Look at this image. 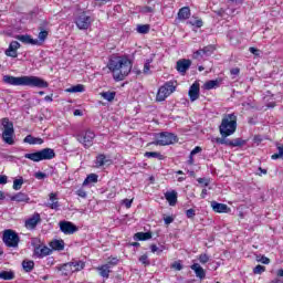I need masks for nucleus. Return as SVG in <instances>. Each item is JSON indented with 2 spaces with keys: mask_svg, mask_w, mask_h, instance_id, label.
<instances>
[{
  "mask_svg": "<svg viewBox=\"0 0 283 283\" xmlns=\"http://www.w3.org/2000/svg\"><path fill=\"white\" fill-rule=\"evenodd\" d=\"M132 202H134L133 199H124L123 205H125L126 209H129L132 207Z\"/></svg>",
  "mask_w": 283,
  "mask_h": 283,
  "instance_id": "nucleus-58",
  "label": "nucleus"
},
{
  "mask_svg": "<svg viewBox=\"0 0 283 283\" xmlns=\"http://www.w3.org/2000/svg\"><path fill=\"white\" fill-rule=\"evenodd\" d=\"M197 182H199V185H203V187H209V179L207 178H198Z\"/></svg>",
  "mask_w": 283,
  "mask_h": 283,
  "instance_id": "nucleus-54",
  "label": "nucleus"
},
{
  "mask_svg": "<svg viewBox=\"0 0 283 283\" xmlns=\"http://www.w3.org/2000/svg\"><path fill=\"white\" fill-rule=\"evenodd\" d=\"M165 198L170 207H176V203L178 202V192H176V190L167 191Z\"/></svg>",
  "mask_w": 283,
  "mask_h": 283,
  "instance_id": "nucleus-24",
  "label": "nucleus"
},
{
  "mask_svg": "<svg viewBox=\"0 0 283 283\" xmlns=\"http://www.w3.org/2000/svg\"><path fill=\"white\" fill-rule=\"evenodd\" d=\"M10 200L12 202H30V196H28V193L25 192H17L15 195H13Z\"/></svg>",
  "mask_w": 283,
  "mask_h": 283,
  "instance_id": "nucleus-23",
  "label": "nucleus"
},
{
  "mask_svg": "<svg viewBox=\"0 0 283 283\" xmlns=\"http://www.w3.org/2000/svg\"><path fill=\"white\" fill-rule=\"evenodd\" d=\"M21 187H23V177H20L19 179H15L13 181V189H14V191L21 190Z\"/></svg>",
  "mask_w": 283,
  "mask_h": 283,
  "instance_id": "nucleus-44",
  "label": "nucleus"
},
{
  "mask_svg": "<svg viewBox=\"0 0 283 283\" xmlns=\"http://www.w3.org/2000/svg\"><path fill=\"white\" fill-rule=\"evenodd\" d=\"M71 268L73 270V273H76L78 271H83L85 269V262L83 261H71L70 262Z\"/></svg>",
  "mask_w": 283,
  "mask_h": 283,
  "instance_id": "nucleus-30",
  "label": "nucleus"
},
{
  "mask_svg": "<svg viewBox=\"0 0 283 283\" xmlns=\"http://www.w3.org/2000/svg\"><path fill=\"white\" fill-rule=\"evenodd\" d=\"M210 206L212 207V211L216 213H228L229 206L226 203H219L218 201H211Z\"/></svg>",
  "mask_w": 283,
  "mask_h": 283,
  "instance_id": "nucleus-22",
  "label": "nucleus"
},
{
  "mask_svg": "<svg viewBox=\"0 0 283 283\" xmlns=\"http://www.w3.org/2000/svg\"><path fill=\"white\" fill-rule=\"evenodd\" d=\"M3 83L7 85H13V86H23V87H38L40 90H43L45 87H49V83L45 82V80L39 77V76H12V75H4L2 77Z\"/></svg>",
  "mask_w": 283,
  "mask_h": 283,
  "instance_id": "nucleus-2",
  "label": "nucleus"
},
{
  "mask_svg": "<svg viewBox=\"0 0 283 283\" xmlns=\"http://www.w3.org/2000/svg\"><path fill=\"white\" fill-rule=\"evenodd\" d=\"M38 39L40 45H43V42L48 39V31H41L38 35Z\"/></svg>",
  "mask_w": 283,
  "mask_h": 283,
  "instance_id": "nucleus-46",
  "label": "nucleus"
},
{
  "mask_svg": "<svg viewBox=\"0 0 283 283\" xmlns=\"http://www.w3.org/2000/svg\"><path fill=\"white\" fill-rule=\"evenodd\" d=\"M24 158L33 163H41V160H52L56 158V153L52 148H44L35 153L25 154Z\"/></svg>",
  "mask_w": 283,
  "mask_h": 283,
  "instance_id": "nucleus-4",
  "label": "nucleus"
},
{
  "mask_svg": "<svg viewBox=\"0 0 283 283\" xmlns=\"http://www.w3.org/2000/svg\"><path fill=\"white\" fill-rule=\"evenodd\" d=\"M23 143H28L29 145H34V136L28 135L24 139Z\"/></svg>",
  "mask_w": 283,
  "mask_h": 283,
  "instance_id": "nucleus-53",
  "label": "nucleus"
},
{
  "mask_svg": "<svg viewBox=\"0 0 283 283\" xmlns=\"http://www.w3.org/2000/svg\"><path fill=\"white\" fill-rule=\"evenodd\" d=\"M111 269H112L111 266L104 264V265L98 266L97 271H98V273H99V275L102 277H106L107 279V277H109V273H112Z\"/></svg>",
  "mask_w": 283,
  "mask_h": 283,
  "instance_id": "nucleus-31",
  "label": "nucleus"
},
{
  "mask_svg": "<svg viewBox=\"0 0 283 283\" xmlns=\"http://www.w3.org/2000/svg\"><path fill=\"white\" fill-rule=\"evenodd\" d=\"M244 143L242 138L231 139V147H242Z\"/></svg>",
  "mask_w": 283,
  "mask_h": 283,
  "instance_id": "nucleus-45",
  "label": "nucleus"
},
{
  "mask_svg": "<svg viewBox=\"0 0 283 283\" xmlns=\"http://www.w3.org/2000/svg\"><path fill=\"white\" fill-rule=\"evenodd\" d=\"M249 52H251V54H254V56H260V50L259 49H255V48L251 46L249 49Z\"/></svg>",
  "mask_w": 283,
  "mask_h": 283,
  "instance_id": "nucleus-57",
  "label": "nucleus"
},
{
  "mask_svg": "<svg viewBox=\"0 0 283 283\" xmlns=\"http://www.w3.org/2000/svg\"><path fill=\"white\" fill-rule=\"evenodd\" d=\"M2 241L7 247H10L12 249H17L19 247L20 238L14 230H4Z\"/></svg>",
  "mask_w": 283,
  "mask_h": 283,
  "instance_id": "nucleus-9",
  "label": "nucleus"
},
{
  "mask_svg": "<svg viewBox=\"0 0 283 283\" xmlns=\"http://www.w3.org/2000/svg\"><path fill=\"white\" fill-rule=\"evenodd\" d=\"M57 271H61L62 275H72V273H74V271L72 270V265L71 263H64L60 266L56 268Z\"/></svg>",
  "mask_w": 283,
  "mask_h": 283,
  "instance_id": "nucleus-27",
  "label": "nucleus"
},
{
  "mask_svg": "<svg viewBox=\"0 0 283 283\" xmlns=\"http://www.w3.org/2000/svg\"><path fill=\"white\" fill-rule=\"evenodd\" d=\"M96 165L97 167H103L104 165H107V157H105V155H98L96 158Z\"/></svg>",
  "mask_w": 283,
  "mask_h": 283,
  "instance_id": "nucleus-43",
  "label": "nucleus"
},
{
  "mask_svg": "<svg viewBox=\"0 0 283 283\" xmlns=\"http://www.w3.org/2000/svg\"><path fill=\"white\" fill-rule=\"evenodd\" d=\"M191 17V9L189 7H182L178 12V19L180 21H187Z\"/></svg>",
  "mask_w": 283,
  "mask_h": 283,
  "instance_id": "nucleus-26",
  "label": "nucleus"
},
{
  "mask_svg": "<svg viewBox=\"0 0 283 283\" xmlns=\"http://www.w3.org/2000/svg\"><path fill=\"white\" fill-rule=\"evenodd\" d=\"M21 48V43L17 41H12L9 44V48L4 51L6 56H10L11 59H17L19 56L18 50Z\"/></svg>",
  "mask_w": 283,
  "mask_h": 283,
  "instance_id": "nucleus-15",
  "label": "nucleus"
},
{
  "mask_svg": "<svg viewBox=\"0 0 283 283\" xmlns=\"http://www.w3.org/2000/svg\"><path fill=\"white\" fill-rule=\"evenodd\" d=\"M132 60L125 56H112L107 64L114 81H125V77L129 76L132 72Z\"/></svg>",
  "mask_w": 283,
  "mask_h": 283,
  "instance_id": "nucleus-1",
  "label": "nucleus"
},
{
  "mask_svg": "<svg viewBox=\"0 0 283 283\" xmlns=\"http://www.w3.org/2000/svg\"><path fill=\"white\" fill-rule=\"evenodd\" d=\"M270 283H283V280L276 277L272 280Z\"/></svg>",
  "mask_w": 283,
  "mask_h": 283,
  "instance_id": "nucleus-64",
  "label": "nucleus"
},
{
  "mask_svg": "<svg viewBox=\"0 0 283 283\" xmlns=\"http://www.w3.org/2000/svg\"><path fill=\"white\" fill-rule=\"evenodd\" d=\"M190 25H195L196 28H202L203 22L202 20H195V21H188Z\"/></svg>",
  "mask_w": 283,
  "mask_h": 283,
  "instance_id": "nucleus-50",
  "label": "nucleus"
},
{
  "mask_svg": "<svg viewBox=\"0 0 283 283\" xmlns=\"http://www.w3.org/2000/svg\"><path fill=\"white\" fill-rule=\"evenodd\" d=\"M260 262H262V264H269L271 262V260L266 256H262Z\"/></svg>",
  "mask_w": 283,
  "mask_h": 283,
  "instance_id": "nucleus-63",
  "label": "nucleus"
},
{
  "mask_svg": "<svg viewBox=\"0 0 283 283\" xmlns=\"http://www.w3.org/2000/svg\"><path fill=\"white\" fill-rule=\"evenodd\" d=\"M135 239L139 241L151 240V232H137Z\"/></svg>",
  "mask_w": 283,
  "mask_h": 283,
  "instance_id": "nucleus-34",
  "label": "nucleus"
},
{
  "mask_svg": "<svg viewBox=\"0 0 283 283\" xmlns=\"http://www.w3.org/2000/svg\"><path fill=\"white\" fill-rule=\"evenodd\" d=\"M22 268L27 273H30L34 269V261H23Z\"/></svg>",
  "mask_w": 283,
  "mask_h": 283,
  "instance_id": "nucleus-38",
  "label": "nucleus"
},
{
  "mask_svg": "<svg viewBox=\"0 0 283 283\" xmlns=\"http://www.w3.org/2000/svg\"><path fill=\"white\" fill-rule=\"evenodd\" d=\"M50 247L54 251H63L65 249V242L63 240H53L50 242Z\"/></svg>",
  "mask_w": 283,
  "mask_h": 283,
  "instance_id": "nucleus-28",
  "label": "nucleus"
},
{
  "mask_svg": "<svg viewBox=\"0 0 283 283\" xmlns=\"http://www.w3.org/2000/svg\"><path fill=\"white\" fill-rule=\"evenodd\" d=\"M164 222L165 224H171V222H174V217L171 216L165 217Z\"/></svg>",
  "mask_w": 283,
  "mask_h": 283,
  "instance_id": "nucleus-60",
  "label": "nucleus"
},
{
  "mask_svg": "<svg viewBox=\"0 0 283 283\" xmlns=\"http://www.w3.org/2000/svg\"><path fill=\"white\" fill-rule=\"evenodd\" d=\"M101 96L102 98H104V101H108V103H112V101L116 98V92H102Z\"/></svg>",
  "mask_w": 283,
  "mask_h": 283,
  "instance_id": "nucleus-35",
  "label": "nucleus"
},
{
  "mask_svg": "<svg viewBox=\"0 0 283 283\" xmlns=\"http://www.w3.org/2000/svg\"><path fill=\"white\" fill-rule=\"evenodd\" d=\"M51 254H52V249L48 248V245L39 244L34 247L33 255H35L36 258L42 259Z\"/></svg>",
  "mask_w": 283,
  "mask_h": 283,
  "instance_id": "nucleus-14",
  "label": "nucleus"
},
{
  "mask_svg": "<svg viewBox=\"0 0 283 283\" xmlns=\"http://www.w3.org/2000/svg\"><path fill=\"white\" fill-rule=\"evenodd\" d=\"M149 24H138L137 25V32L138 34H148L149 33Z\"/></svg>",
  "mask_w": 283,
  "mask_h": 283,
  "instance_id": "nucleus-39",
  "label": "nucleus"
},
{
  "mask_svg": "<svg viewBox=\"0 0 283 283\" xmlns=\"http://www.w3.org/2000/svg\"><path fill=\"white\" fill-rule=\"evenodd\" d=\"M14 277H15L14 271L12 270L0 272V280L10 281V280H14Z\"/></svg>",
  "mask_w": 283,
  "mask_h": 283,
  "instance_id": "nucleus-32",
  "label": "nucleus"
},
{
  "mask_svg": "<svg viewBox=\"0 0 283 283\" xmlns=\"http://www.w3.org/2000/svg\"><path fill=\"white\" fill-rule=\"evenodd\" d=\"M139 262H142V264H149V260H148L147 254H143V255L139 258Z\"/></svg>",
  "mask_w": 283,
  "mask_h": 283,
  "instance_id": "nucleus-55",
  "label": "nucleus"
},
{
  "mask_svg": "<svg viewBox=\"0 0 283 283\" xmlns=\"http://www.w3.org/2000/svg\"><path fill=\"white\" fill-rule=\"evenodd\" d=\"M277 151H279V153L273 154V155L271 156L272 160H277V159H280V158L283 160V145L277 146Z\"/></svg>",
  "mask_w": 283,
  "mask_h": 283,
  "instance_id": "nucleus-42",
  "label": "nucleus"
},
{
  "mask_svg": "<svg viewBox=\"0 0 283 283\" xmlns=\"http://www.w3.org/2000/svg\"><path fill=\"white\" fill-rule=\"evenodd\" d=\"M92 182H98V175L96 174H91L86 177V179L84 180L83 185H90Z\"/></svg>",
  "mask_w": 283,
  "mask_h": 283,
  "instance_id": "nucleus-37",
  "label": "nucleus"
},
{
  "mask_svg": "<svg viewBox=\"0 0 283 283\" xmlns=\"http://www.w3.org/2000/svg\"><path fill=\"white\" fill-rule=\"evenodd\" d=\"M216 52V46L214 45H207L203 49L198 50L197 52L193 53L195 59H207L208 56H211Z\"/></svg>",
  "mask_w": 283,
  "mask_h": 283,
  "instance_id": "nucleus-13",
  "label": "nucleus"
},
{
  "mask_svg": "<svg viewBox=\"0 0 283 283\" xmlns=\"http://www.w3.org/2000/svg\"><path fill=\"white\" fill-rule=\"evenodd\" d=\"M0 185H8V176L0 175Z\"/></svg>",
  "mask_w": 283,
  "mask_h": 283,
  "instance_id": "nucleus-59",
  "label": "nucleus"
},
{
  "mask_svg": "<svg viewBox=\"0 0 283 283\" xmlns=\"http://www.w3.org/2000/svg\"><path fill=\"white\" fill-rule=\"evenodd\" d=\"M2 140L7 143V145H14V124L10 122L8 117L2 118Z\"/></svg>",
  "mask_w": 283,
  "mask_h": 283,
  "instance_id": "nucleus-5",
  "label": "nucleus"
},
{
  "mask_svg": "<svg viewBox=\"0 0 283 283\" xmlns=\"http://www.w3.org/2000/svg\"><path fill=\"white\" fill-rule=\"evenodd\" d=\"M200 151H202V147L196 146L190 154L191 156H196V154H200Z\"/></svg>",
  "mask_w": 283,
  "mask_h": 283,
  "instance_id": "nucleus-56",
  "label": "nucleus"
},
{
  "mask_svg": "<svg viewBox=\"0 0 283 283\" xmlns=\"http://www.w3.org/2000/svg\"><path fill=\"white\" fill-rule=\"evenodd\" d=\"M174 143H178V136L174 133L163 132L156 135V140L150 143V145H159L160 147H165L167 145H174Z\"/></svg>",
  "mask_w": 283,
  "mask_h": 283,
  "instance_id": "nucleus-6",
  "label": "nucleus"
},
{
  "mask_svg": "<svg viewBox=\"0 0 283 283\" xmlns=\"http://www.w3.org/2000/svg\"><path fill=\"white\" fill-rule=\"evenodd\" d=\"M49 209H53V211H59L61 209V203L59 202V195L56 192H51L49 195V201L44 205Z\"/></svg>",
  "mask_w": 283,
  "mask_h": 283,
  "instance_id": "nucleus-12",
  "label": "nucleus"
},
{
  "mask_svg": "<svg viewBox=\"0 0 283 283\" xmlns=\"http://www.w3.org/2000/svg\"><path fill=\"white\" fill-rule=\"evenodd\" d=\"M15 39L24 43L25 45H41V42L36 39H32V36L24 34V35H17Z\"/></svg>",
  "mask_w": 283,
  "mask_h": 283,
  "instance_id": "nucleus-21",
  "label": "nucleus"
},
{
  "mask_svg": "<svg viewBox=\"0 0 283 283\" xmlns=\"http://www.w3.org/2000/svg\"><path fill=\"white\" fill-rule=\"evenodd\" d=\"M151 63H154V59H147L144 64V74H151Z\"/></svg>",
  "mask_w": 283,
  "mask_h": 283,
  "instance_id": "nucleus-40",
  "label": "nucleus"
},
{
  "mask_svg": "<svg viewBox=\"0 0 283 283\" xmlns=\"http://www.w3.org/2000/svg\"><path fill=\"white\" fill-rule=\"evenodd\" d=\"M188 94L191 103H193L195 101H198V98H200V84L198 82H195L190 86Z\"/></svg>",
  "mask_w": 283,
  "mask_h": 283,
  "instance_id": "nucleus-19",
  "label": "nucleus"
},
{
  "mask_svg": "<svg viewBox=\"0 0 283 283\" xmlns=\"http://www.w3.org/2000/svg\"><path fill=\"white\" fill-rule=\"evenodd\" d=\"M191 67V60L182 59L177 61L176 70L180 74H187V70Z\"/></svg>",
  "mask_w": 283,
  "mask_h": 283,
  "instance_id": "nucleus-20",
  "label": "nucleus"
},
{
  "mask_svg": "<svg viewBox=\"0 0 283 283\" xmlns=\"http://www.w3.org/2000/svg\"><path fill=\"white\" fill-rule=\"evenodd\" d=\"M77 196H80V198H87V192H85L83 189H80L77 190Z\"/></svg>",
  "mask_w": 283,
  "mask_h": 283,
  "instance_id": "nucleus-61",
  "label": "nucleus"
},
{
  "mask_svg": "<svg viewBox=\"0 0 283 283\" xmlns=\"http://www.w3.org/2000/svg\"><path fill=\"white\" fill-rule=\"evenodd\" d=\"M74 23L78 30H87L92 25V18L82 12L75 18Z\"/></svg>",
  "mask_w": 283,
  "mask_h": 283,
  "instance_id": "nucleus-10",
  "label": "nucleus"
},
{
  "mask_svg": "<svg viewBox=\"0 0 283 283\" xmlns=\"http://www.w3.org/2000/svg\"><path fill=\"white\" fill-rule=\"evenodd\" d=\"M21 48V43L17 41H12L9 44V48L4 51L6 56H10L11 59H17L19 56L18 50Z\"/></svg>",
  "mask_w": 283,
  "mask_h": 283,
  "instance_id": "nucleus-17",
  "label": "nucleus"
},
{
  "mask_svg": "<svg viewBox=\"0 0 283 283\" xmlns=\"http://www.w3.org/2000/svg\"><path fill=\"white\" fill-rule=\"evenodd\" d=\"M220 87V80H210L203 84V90H218Z\"/></svg>",
  "mask_w": 283,
  "mask_h": 283,
  "instance_id": "nucleus-29",
  "label": "nucleus"
},
{
  "mask_svg": "<svg viewBox=\"0 0 283 283\" xmlns=\"http://www.w3.org/2000/svg\"><path fill=\"white\" fill-rule=\"evenodd\" d=\"M238 129V116L235 114H228L222 118L221 125L219 126V132L223 138L232 136Z\"/></svg>",
  "mask_w": 283,
  "mask_h": 283,
  "instance_id": "nucleus-3",
  "label": "nucleus"
},
{
  "mask_svg": "<svg viewBox=\"0 0 283 283\" xmlns=\"http://www.w3.org/2000/svg\"><path fill=\"white\" fill-rule=\"evenodd\" d=\"M21 48V43L17 41H12L9 44V48L4 51L6 56H10L11 59H17L19 56L18 50Z\"/></svg>",
  "mask_w": 283,
  "mask_h": 283,
  "instance_id": "nucleus-16",
  "label": "nucleus"
},
{
  "mask_svg": "<svg viewBox=\"0 0 283 283\" xmlns=\"http://www.w3.org/2000/svg\"><path fill=\"white\" fill-rule=\"evenodd\" d=\"M116 264H118V260L116 258H113L111 261H108L106 263V266L112 269V268L116 266Z\"/></svg>",
  "mask_w": 283,
  "mask_h": 283,
  "instance_id": "nucleus-52",
  "label": "nucleus"
},
{
  "mask_svg": "<svg viewBox=\"0 0 283 283\" xmlns=\"http://www.w3.org/2000/svg\"><path fill=\"white\" fill-rule=\"evenodd\" d=\"M186 216H187V218H189L190 220L193 219V218H196V210L192 209V208L186 210Z\"/></svg>",
  "mask_w": 283,
  "mask_h": 283,
  "instance_id": "nucleus-49",
  "label": "nucleus"
},
{
  "mask_svg": "<svg viewBox=\"0 0 283 283\" xmlns=\"http://www.w3.org/2000/svg\"><path fill=\"white\" fill-rule=\"evenodd\" d=\"M150 251H151V253H156V254L160 255V253H163L165 251V245L158 247L156 244H151Z\"/></svg>",
  "mask_w": 283,
  "mask_h": 283,
  "instance_id": "nucleus-41",
  "label": "nucleus"
},
{
  "mask_svg": "<svg viewBox=\"0 0 283 283\" xmlns=\"http://www.w3.org/2000/svg\"><path fill=\"white\" fill-rule=\"evenodd\" d=\"M230 73L232 74V76H238V74H240V70L238 67L231 69Z\"/></svg>",
  "mask_w": 283,
  "mask_h": 283,
  "instance_id": "nucleus-62",
  "label": "nucleus"
},
{
  "mask_svg": "<svg viewBox=\"0 0 283 283\" xmlns=\"http://www.w3.org/2000/svg\"><path fill=\"white\" fill-rule=\"evenodd\" d=\"M70 94H76L78 92H85V86L83 84H77L75 86H71L66 90Z\"/></svg>",
  "mask_w": 283,
  "mask_h": 283,
  "instance_id": "nucleus-36",
  "label": "nucleus"
},
{
  "mask_svg": "<svg viewBox=\"0 0 283 283\" xmlns=\"http://www.w3.org/2000/svg\"><path fill=\"white\" fill-rule=\"evenodd\" d=\"M34 178H36L38 180H45V178H48V175L45 172L38 171L35 172Z\"/></svg>",
  "mask_w": 283,
  "mask_h": 283,
  "instance_id": "nucleus-48",
  "label": "nucleus"
},
{
  "mask_svg": "<svg viewBox=\"0 0 283 283\" xmlns=\"http://www.w3.org/2000/svg\"><path fill=\"white\" fill-rule=\"evenodd\" d=\"M59 227L64 235H74L78 231V227L70 221H60Z\"/></svg>",
  "mask_w": 283,
  "mask_h": 283,
  "instance_id": "nucleus-11",
  "label": "nucleus"
},
{
  "mask_svg": "<svg viewBox=\"0 0 283 283\" xmlns=\"http://www.w3.org/2000/svg\"><path fill=\"white\" fill-rule=\"evenodd\" d=\"M190 269L192 271H195L196 276L199 277V280H205V277H207V272H205V269H202V266H200V264L198 263H193Z\"/></svg>",
  "mask_w": 283,
  "mask_h": 283,
  "instance_id": "nucleus-25",
  "label": "nucleus"
},
{
  "mask_svg": "<svg viewBox=\"0 0 283 283\" xmlns=\"http://www.w3.org/2000/svg\"><path fill=\"white\" fill-rule=\"evenodd\" d=\"M41 222V214L35 212L34 214H32L31 218L27 219L24 222V227L25 229H36V226Z\"/></svg>",
  "mask_w": 283,
  "mask_h": 283,
  "instance_id": "nucleus-18",
  "label": "nucleus"
},
{
  "mask_svg": "<svg viewBox=\"0 0 283 283\" xmlns=\"http://www.w3.org/2000/svg\"><path fill=\"white\" fill-rule=\"evenodd\" d=\"M144 156L145 158H157V160H165V155L158 151H146Z\"/></svg>",
  "mask_w": 283,
  "mask_h": 283,
  "instance_id": "nucleus-33",
  "label": "nucleus"
},
{
  "mask_svg": "<svg viewBox=\"0 0 283 283\" xmlns=\"http://www.w3.org/2000/svg\"><path fill=\"white\" fill-rule=\"evenodd\" d=\"M174 92H176V85L174 82H166L161 87H159L156 95V101L163 103V101H166V98L171 96Z\"/></svg>",
  "mask_w": 283,
  "mask_h": 283,
  "instance_id": "nucleus-8",
  "label": "nucleus"
},
{
  "mask_svg": "<svg viewBox=\"0 0 283 283\" xmlns=\"http://www.w3.org/2000/svg\"><path fill=\"white\" fill-rule=\"evenodd\" d=\"M264 271H266V268H264L263 265H256L254 269H253V273L255 275H260L262 273H264Z\"/></svg>",
  "mask_w": 283,
  "mask_h": 283,
  "instance_id": "nucleus-47",
  "label": "nucleus"
},
{
  "mask_svg": "<svg viewBox=\"0 0 283 283\" xmlns=\"http://www.w3.org/2000/svg\"><path fill=\"white\" fill-rule=\"evenodd\" d=\"M76 140L85 147V149H90L92 145H94V139L96 138V134L92 129H86L75 136Z\"/></svg>",
  "mask_w": 283,
  "mask_h": 283,
  "instance_id": "nucleus-7",
  "label": "nucleus"
},
{
  "mask_svg": "<svg viewBox=\"0 0 283 283\" xmlns=\"http://www.w3.org/2000/svg\"><path fill=\"white\" fill-rule=\"evenodd\" d=\"M199 262L201 264H207V262H209V256L207 255V253H203L199 256Z\"/></svg>",
  "mask_w": 283,
  "mask_h": 283,
  "instance_id": "nucleus-51",
  "label": "nucleus"
}]
</instances>
